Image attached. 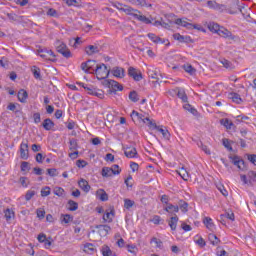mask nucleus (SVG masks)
I'll return each instance as SVG.
<instances>
[{
    "mask_svg": "<svg viewBox=\"0 0 256 256\" xmlns=\"http://www.w3.org/2000/svg\"><path fill=\"white\" fill-rule=\"evenodd\" d=\"M93 73L96 74L98 81H102L103 79H107V77H109L111 70L107 68V65L102 63L96 66Z\"/></svg>",
    "mask_w": 256,
    "mask_h": 256,
    "instance_id": "nucleus-1",
    "label": "nucleus"
},
{
    "mask_svg": "<svg viewBox=\"0 0 256 256\" xmlns=\"http://www.w3.org/2000/svg\"><path fill=\"white\" fill-rule=\"evenodd\" d=\"M56 50L58 51V53H60V55H63L65 59H71V57H73L71 50H69V48L67 47V44L64 42L57 40Z\"/></svg>",
    "mask_w": 256,
    "mask_h": 256,
    "instance_id": "nucleus-2",
    "label": "nucleus"
},
{
    "mask_svg": "<svg viewBox=\"0 0 256 256\" xmlns=\"http://www.w3.org/2000/svg\"><path fill=\"white\" fill-rule=\"evenodd\" d=\"M97 61L95 60H88L81 64V69L84 73H94L95 69H97Z\"/></svg>",
    "mask_w": 256,
    "mask_h": 256,
    "instance_id": "nucleus-3",
    "label": "nucleus"
},
{
    "mask_svg": "<svg viewBox=\"0 0 256 256\" xmlns=\"http://www.w3.org/2000/svg\"><path fill=\"white\" fill-rule=\"evenodd\" d=\"M104 85L109 88V93H117V91H123V85L115 80H106Z\"/></svg>",
    "mask_w": 256,
    "mask_h": 256,
    "instance_id": "nucleus-4",
    "label": "nucleus"
},
{
    "mask_svg": "<svg viewBox=\"0 0 256 256\" xmlns=\"http://www.w3.org/2000/svg\"><path fill=\"white\" fill-rule=\"evenodd\" d=\"M114 7H116V9H118V11H123V13H126V15H133V13H139V10H137L131 6L121 4L119 2H116L114 4Z\"/></svg>",
    "mask_w": 256,
    "mask_h": 256,
    "instance_id": "nucleus-5",
    "label": "nucleus"
},
{
    "mask_svg": "<svg viewBox=\"0 0 256 256\" xmlns=\"http://www.w3.org/2000/svg\"><path fill=\"white\" fill-rule=\"evenodd\" d=\"M37 51H38V55L42 59H45L46 61L55 62V59L51 58V57H55V53H53L52 50H48L47 48H39Z\"/></svg>",
    "mask_w": 256,
    "mask_h": 256,
    "instance_id": "nucleus-6",
    "label": "nucleus"
},
{
    "mask_svg": "<svg viewBox=\"0 0 256 256\" xmlns=\"http://www.w3.org/2000/svg\"><path fill=\"white\" fill-rule=\"evenodd\" d=\"M128 75L134 81H141V79H143V74L140 72V70L136 69L135 67L128 68Z\"/></svg>",
    "mask_w": 256,
    "mask_h": 256,
    "instance_id": "nucleus-7",
    "label": "nucleus"
},
{
    "mask_svg": "<svg viewBox=\"0 0 256 256\" xmlns=\"http://www.w3.org/2000/svg\"><path fill=\"white\" fill-rule=\"evenodd\" d=\"M176 25H181V27H185L186 29H197L198 31L201 29L197 24H191L181 18L175 20Z\"/></svg>",
    "mask_w": 256,
    "mask_h": 256,
    "instance_id": "nucleus-8",
    "label": "nucleus"
},
{
    "mask_svg": "<svg viewBox=\"0 0 256 256\" xmlns=\"http://www.w3.org/2000/svg\"><path fill=\"white\" fill-rule=\"evenodd\" d=\"M123 149H124V155L128 159H135V157H137V149L135 147L124 146Z\"/></svg>",
    "mask_w": 256,
    "mask_h": 256,
    "instance_id": "nucleus-9",
    "label": "nucleus"
},
{
    "mask_svg": "<svg viewBox=\"0 0 256 256\" xmlns=\"http://www.w3.org/2000/svg\"><path fill=\"white\" fill-rule=\"evenodd\" d=\"M20 157L24 159V161H27L29 159V144L22 142L20 144Z\"/></svg>",
    "mask_w": 256,
    "mask_h": 256,
    "instance_id": "nucleus-10",
    "label": "nucleus"
},
{
    "mask_svg": "<svg viewBox=\"0 0 256 256\" xmlns=\"http://www.w3.org/2000/svg\"><path fill=\"white\" fill-rule=\"evenodd\" d=\"M218 35L220 37H223L224 39H230L231 41H235V35H233V33H231V31L226 28L221 27Z\"/></svg>",
    "mask_w": 256,
    "mask_h": 256,
    "instance_id": "nucleus-11",
    "label": "nucleus"
},
{
    "mask_svg": "<svg viewBox=\"0 0 256 256\" xmlns=\"http://www.w3.org/2000/svg\"><path fill=\"white\" fill-rule=\"evenodd\" d=\"M138 21H141L142 23H145L146 25H151V21L149 18H147L145 15H141V11L139 12H132V14H129Z\"/></svg>",
    "mask_w": 256,
    "mask_h": 256,
    "instance_id": "nucleus-12",
    "label": "nucleus"
},
{
    "mask_svg": "<svg viewBox=\"0 0 256 256\" xmlns=\"http://www.w3.org/2000/svg\"><path fill=\"white\" fill-rule=\"evenodd\" d=\"M148 38L150 39V41H152L153 43H156V44H165L167 43L166 45H169V40H165L157 35H155L154 33H148Z\"/></svg>",
    "mask_w": 256,
    "mask_h": 256,
    "instance_id": "nucleus-13",
    "label": "nucleus"
},
{
    "mask_svg": "<svg viewBox=\"0 0 256 256\" xmlns=\"http://www.w3.org/2000/svg\"><path fill=\"white\" fill-rule=\"evenodd\" d=\"M95 228L98 229L100 237H107L109 231H111V226L109 225H96Z\"/></svg>",
    "mask_w": 256,
    "mask_h": 256,
    "instance_id": "nucleus-14",
    "label": "nucleus"
},
{
    "mask_svg": "<svg viewBox=\"0 0 256 256\" xmlns=\"http://www.w3.org/2000/svg\"><path fill=\"white\" fill-rule=\"evenodd\" d=\"M207 7H209V9H214L215 11H223V9H225V5L219 4L213 0L207 1Z\"/></svg>",
    "mask_w": 256,
    "mask_h": 256,
    "instance_id": "nucleus-15",
    "label": "nucleus"
},
{
    "mask_svg": "<svg viewBox=\"0 0 256 256\" xmlns=\"http://www.w3.org/2000/svg\"><path fill=\"white\" fill-rule=\"evenodd\" d=\"M111 73L114 77H117L118 79H123V77H125V69L119 66L114 67L111 70Z\"/></svg>",
    "mask_w": 256,
    "mask_h": 256,
    "instance_id": "nucleus-16",
    "label": "nucleus"
},
{
    "mask_svg": "<svg viewBox=\"0 0 256 256\" xmlns=\"http://www.w3.org/2000/svg\"><path fill=\"white\" fill-rule=\"evenodd\" d=\"M78 185H79L80 189H82V191H84V193H89V191H91V185H89V182L83 178H81L78 181Z\"/></svg>",
    "mask_w": 256,
    "mask_h": 256,
    "instance_id": "nucleus-17",
    "label": "nucleus"
},
{
    "mask_svg": "<svg viewBox=\"0 0 256 256\" xmlns=\"http://www.w3.org/2000/svg\"><path fill=\"white\" fill-rule=\"evenodd\" d=\"M164 211H166V213H169L170 215H174L173 217H175V213H179V206L170 203L167 204V206L164 208Z\"/></svg>",
    "mask_w": 256,
    "mask_h": 256,
    "instance_id": "nucleus-18",
    "label": "nucleus"
},
{
    "mask_svg": "<svg viewBox=\"0 0 256 256\" xmlns=\"http://www.w3.org/2000/svg\"><path fill=\"white\" fill-rule=\"evenodd\" d=\"M42 127L45 129V131H52L53 127H55V122H53V120L50 118H46L42 123Z\"/></svg>",
    "mask_w": 256,
    "mask_h": 256,
    "instance_id": "nucleus-19",
    "label": "nucleus"
},
{
    "mask_svg": "<svg viewBox=\"0 0 256 256\" xmlns=\"http://www.w3.org/2000/svg\"><path fill=\"white\" fill-rule=\"evenodd\" d=\"M114 217H115V210L106 211L105 214L103 215V221H105V223H112Z\"/></svg>",
    "mask_w": 256,
    "mask_h": 256,
    "instance_id": "nucleus-20",
    "label": "nucleus"
},
{
    "mask_svg": "<svg viewBox=\"0 0 256 256\" xmlns=\"http://www.w3.org/2000/svg\"><path fill=\"white\" fill-rule=\"evenodd\" d=\"M173 38L176 41H179V43H189L191 41V37L183 36V35H180L179 33L173 34Z\"/></svg>",
    "mask_w": 256,
    "mask_h": 256,
    "instance_id": "nucleus-21",
    "label": "nucleus"
},
{
    "mask_svg": "<svg viewBox=\"0 0 256 256\" xmlns=\"http://www.w3.org/2000/svg\"><path fill=\"white\" fill-rule=\"evenodd\" d=\"M96 197L100 199V201H109V194H107L103 189H98L96 191Z\"/></svg>",
    "mask_w": 256,
    "mask_h": 256,
    "instance_id": "nucleus-22",
    "label": "nucleus"
},
{
    "mask_svg": "<svg viewBox=\"0 0 256 256\" xmlns=\"http://www.w3.org/2000/svg\"><path fill=\"white\" fill-rule=\"evenodd\" d=\"M77 85H81V87L87 91L88 95H95V91L97 90V88L92 85H85L83 82H77Z\"/></svg>",
    "mask_w": 256,
    "mask_h": 256,
    "instance_id": "nucleus-23",
    "label": "nucleus"
},
{
    "mask_svg": "<svg viewBox=\"0 0 256 256\" xmlns=\"http://www.w3.org/2000/svg\"><path fill=\"white\" fill-rule=\"evenodd\" d=\"M29 97V93H27L25 91V89H21L18 92V101H20V103H27V98Z\"/></svg>",
    "mask_w": 256,
    "mask_h": 256,
    "instance_id": "nucleus-24",
    "label": "nucleus"
},
{
    "mask_svg": "<svg viewBox=\"0 0 256 256\" xmlns=\"http://www.w3.org/2000/svg\"><path fill=\"white\" fill-rule=\"evenodd\" d=\"M179 222V217L177 215L172 216L170 218V221L168 222L169 227L172 231H175L177 229V223Z\"/></svg>",
    "mask_w": 256,
    "mask_h": 256,
    "instance_id": "nucleus-25",
    "label": "nucleus"
},
{
    "mask_svg": "<svg viewBox=\"0 0 256 256\" xmlns=\"http://www.w3.org/2000/svg\"><path fill=\"white\" fill-rule=\"evenodd\" d=\"M232 163L233 165H235L236 167H238V169H243V167H245V161H243L242 159H240L238 156H235L232 159Z\"/></svg>",
    "mask_w": 256,
    "mask_h": 256,
    "instance_id": "nucleus-26",
    "label": "nucleus"
},
{
    "mask_svg": "<svg viewBox=\"0 0 256 256\" xmlns=\"http://www.w3.org/2000/svg\"><path fill=\"white\" fill-rule=\"evenodd\" d=\"M208 29L209 31H211L212 33H217L219 34V31L221 30V26H219V24L215 23V22H210L208 24Z\"/></svg>",
    "mask_w": 256,
    "mask_h": 256,
    "instance_id": "nucleus-27",
    "label": "nucleus"
},
{
    "mask_svg": "<svg viewBox=\"0 0 256 256\" xmlns=\"http://www.w3.org/2000/svg\"><path fill=\"white\" fill-rule=\"evenodd\" d=\"M204 225H206L207 229L209 231H213L215 229V224H213V219L210 217H205L203 220Z\"/></svg>",
    "mask_w": 256,
    "mask_h": 256,
    "instance_id": "nucleus-28",
    "label": "nucleus"
},
{
    "mask_svg": "<svg viewBox=\"0 0 256 256\" xmlns=\"http://www.w3.org/2000/svg\"><path fill=\"white\" fill-rule=\"evenodd\" d=\"M4 217H5L6 221H7V223H9L11 221V219L15 218V212H13V210L7 208L4 211Z\"/></svg>",
    "mask_w": 256,
    "mask_h": 256,
    "instance_id": "nucleus-29",
    "label": "nucleus"
},
{
    "mask_svg": "<svg viewBox=\"0 0 256 256\" xmlns=\"http://www.w3.org/2000/svg\"><path fill=\"white\" fill-rule=\"evenodd\" d=\"M229 99H231L233 103H237V105H240V103L243 101L241 96L235 92L229 94Z\"/></svg>",
    "mask_w": 256,
    "mask_h": 256,
    "instance_id": "nucleus-30",
    "label": "nucleus"
},
{
    "mask_svg": "<svg viewBox=\"0 0 256 256\" xmlns=\"http://www.w3.org/2000/svg\"><path fill=\"white\" fill-rule=\"evenodd\" d=\"M156 130L159 131L163 135V137H164V139H166V141H169V139H171V133H169V130L167 128L163 129L158 126V128Z\"/></svg>",
    "mask_w": 256,
    "mask_h": 256,
    "instance_id": "nucleus-31",
    "label": "nucleus"
},
{
    "mask_svg": "<svg viewBox=\"0 0 256 256\" xmlns=\"http://www.w3.org/2000/svg\"><path fill=\"white\" fill-rule=\"evenodd\" d=\"M86 53L87 55H95V53H99V47L89 45L88 47H86Z\"/></svg>",
    "mask_w": 256,
    "mask_h": 256,
    "instance_id": "nucleus-32",
    "label": "nucleus"
},
{
    "mask_svg": "<svg viewBox=\"0 0 256 256\" xmlns=\"http://www.w3.org/2000/svg\"><path fill=\"white\" fill-rule=\"evenodd\" d=\"M60 219L61 223H65L67 225L73 221V216H71L70 214H62Z\"/></svg>",
    "mask_w": 256,
    "mask_h": 256,
    "instance_id": "nucleus-33",
    "label": "nucleus"
},
{
    "mask_svg": "<svg viewBox=\"0 0 256 256\" xmlns=\"http://www.w3.org/2000/svg\"><path fill=\"white\" fill-rule=\"evenodd\" d=\"M208 240L210 241L211 245H217L218 243H221V240L217 237V235L210 233L208 235Z\"/></svg>",
    "mask_w": 256,
    "mask_h": 256,
    "instance_id": "nucleus-34",
    "label": "nucleus"
},
{
    "mask_svg": "<svg viewBox=\"0 0 256 256\" xmlns=\"http://www.w3.org/2000/svg\"><path fill=\"white\" fill-rule=\"evenodd\" d=\"M250 119L248 116L239 115L236 117V125H240V123H249Z\"/></svg>",
    "mask_w": 256,
    "mask_h": 256,
    "instance_id": "nucleus-35",
    "label": "nucleus"
},
{
    "mask_svg": "<svg viewBox=\"0 0 256 256\" xmlns=\"http://www.w3.org/2000/svg\"><path fill=\"white\" fill-rule=\"evenodd\" d=\"M177 97L183 101V103H187V94L185 93V90L183 89H177Z\"/></svg>",
    "mask_w": 256,
    "mask_h": 256,
    "instance_id": "nucleus-36",
    "label": "nucleus"
},
{
    "mask_svg": "<svg viewBox=\"0 0 256 256\" xmlns=\"http://www.w3.org/2000/svg\"><path fill=\"white\" fill-rule=\"evenodd\" d=\"M113 170L111 167H103L102 168V177H113Z\"/></svg>",
    "mask_w": 256,
    "mask_h": 256,
    "instance_id": "nucleus-37",
    "label": "nucleus"
},
{
    "mask_svg": "<svg viewBox=\"0 0 256 256\" xmlns=\"http://www.w3.org/2000/svg\"><path fill=\"white\" fill-rule=\"evenodd\" d=\"M36 195H37V191H35L34 189H30L25 194V200L31 201Z\"/></svg>",
    "mask_w": 256,
    "mask_h": 256,
    "instance_id": "nucleus-38",
    "label": "nucleus"
},
{
    "mask_svg": "<svg viewBox=\"0 0 256 256\" xmlns=\"http://www.w3.org/2000/svg\"><path fill=\"white\" fill-rule=\"evenodd\" d=\"M182 67H183L184 71H186V73H189V75H195V73L197 71L190 64H184Z\"/></svg>",
    "mask_w": 256,
    "mask_h": 256,
    "instance_id": "nucleus-39",
    "label": "nucleus"
},
{
    "mask_svg": "<svg viewBox=\"0 0 256 256\" xmlns=\"http://www.w3.org/2000/svg\"><path fill=\"white\" fill-rule=\"evenodd\" d=\"M101 253L103 256H112L113 255V251H111V248H109V246H107V245L102 246Z\"/></svg>",
    "mask_w": 256,
    "mask_h": 256,
    "instance_id": "nucleus-40",
    "label": "nucleus"
},
{
    "mask_svg": "<svg viewBox=\"0 0 256 256\" xmlns=\"http://www.w3.org/2000/svg\"><path fill=\"white\" fill-rule=\"evenodd\" d=\"M94 252H95V246L93 244L87 243L84 246V253H88L89 255H91Z\"/></svg>",
    "mask_w": 256,
    "mask_h": 256,
    "instance_id": "nucleus-41",
    "label": "nucleus"
},
{
    "mask_svg": "<svg viewBox=\"0 0 256 256\" xmlns=\"http://www.w3.org/2000/svg\"><path fill=\"white\" fill-rule=\"evenodd\" d=\"M69 145H70L69 147L70 151H77L79 147V145L77 144V139L75 138H72L69 140Z\"/></svg>",
    "mask_w": 256,
    "mask_h": 256,
    "instance_id": "nucleus-42",
    "label": "nucleus"
},
{
    "mask_svg": "<svg viewBox=\"0 0 256 256\" xmlns=\"http://www.w3.org/2000/svg\"><path fill=\"white\" fill-rule=\"evenodd\" d=\"M220 219H229L230 221H235V214L233 212H226L220 215Z\"/></svg>",
    "mask_w": 256,
    "mask_h": 256,
    "instance_id": "nucleus-43",
    "label": "nucleus"
},
{
    "mask_svg": "<svg viewBox=\"0 0 256 256\" xmlns=\"http://www.w3.org/2000/svg\"><path fill=\"white\" fill-rule=\"evenodd\" d=\"M68 205H69V211H77V209H79V204L73 200H69L68 201Z\"/></svg>",
    "mask_w": 256,
    "mask_h": 256,
    "instance_id": "nucleus-44",
    "label": "nucleus"
},
{
    "mask_svg": "<svg viewBox=\"0 0 256 256\" xmlns=\"http://www.w3.org/2000/svg\"><path fill=\"white\" fill-rule=\"evenodd\" d=\"M221 64L223 65V67H225V69H235V66H233V63H231V61L227 59H222Z\"/></svg>",
    "mask_w": 256,
    "mask_h": 256,
    "instance_id": "nucleus-45",
    "label": "nucleus"
},
{
    "mask_svg": "<svg viewBox=\"0 0 256 256\" xmlns=\"http://www.w3.org/2000/svg\"><path fill=\"white\" fill-rule=\"evenodd\" d=\"M129 99L133 103H137V101H139V94H137V91H131L129 93Z\"/></svg>",
    "mask_w": 256,
    "mask_h": 256,
    "instance_id": "nucleus-46",
    "label": "nucleus"
},
{
    "mask_svg": "<svg viewBox=\"0 0 256 256\" xmlns=\"http://www.w3.org/2000/svg\"><path fill=\"white\" fill-rule=\"evenodd\" d=\"M32 73L36 79L41 80V69L37 66L32 67Z\"/></svg>",
    "mask_w": 256,
    "mask_h": 256,
    "instance_id": "nucleus-47",
    "label": "nucleus"
},
{
    "mask_svg": "<svg viewBox=\"0 0 256 256\" xmlns=\"http://www.w3.org/2000/svg\"><path fill=\"white\" fill-rule=\"evenodd\" d=\"M178 175H180V177L184 180L187 181L189 179V172H187V170H185L184 168H182L180 170V172H178Z\"/></svg>",
    "mask_w": 256,
    "mask_h": 256,
    "instance_id": "nucleus-48",
    "label": "nucleus"
},
{
    "mask_svg": "<svg viewBox=\"0 0 256 256\" xmlns=\"http://www.w3.org/2000/svg\"><path fill=\"white\" fill-rule=\"evenodd\" d=\"M133 205H135V201L131 200V199H124V208L125 209H131V207H133Z\"/></svg>",
    "mask_w": 256,
    "mask_h": 256,
    "instance_id": "nucleus-49",
    "label": "nucleus"
},
{
    "mask_svg": "<svg viewBox=\"0 0 256 256\" xmlns=\"http://www.w3.org/2000/svg\"><path fill=\"white\" fill-rule=\"evenodd\" d=\"M220 122L221 125L226 127V129H231V127H233V122H231L229 119H222Z\"/></svg>",
    "mask_w": 256,
    "mask_h": 256,
    "instance_id": "nucleus-50",
    "label": "nucleus"
},
{
    "mask_svg": "<svg viewBox=\"0 0 256 256\" xmlns=\"http://www.w3.org/2000/svg\"><path fill=\"white\" fill-rule=\"evenodd\" d=\"M51 195V188L46 186L41 190V197H49Z\"/></svg>",
    "mask_w": 256,
    "mask_h": 256,
    "instance_id": "nucleus-51",
    "label": "nucleus"
},
{
    "mask_svg": "<svg viewBox=\"0 0 256 256\" xmlns=\"http://www.w3.org/2000/svg\"><path fill=\"white\" fill-rule=\"evenodd\" d=\"M110 169H112L113 175H119L121 173V168L117 164L112 165Z\"/></svg>",
    "mask_w": 256,
    "mask_h": 256,
    "instance_id": "nucleus-52",
    "label": "nucleus"
},
{
    "mask_svg": "<svg viewBox=\"0 0 256 256\" xmlns=\"http://www.w3.org/2000/svg\"><path fill=\"white\" fill-rule=\"evenodd\" d=\"M64 193H65V190L61 187H56L54 189V194L57 195V197H63Z\"/></svg>",
    "mask_w": 256,
    "mask_h": 256,
    "instance_id": "nucleus-53",
    "label": "nucleus"
},
{
    "mask_svg": "<svg viewBox=\"0 0 256 256\" xmlns=\"http://www.w3.org/2000/svg\"><path fill=\"white\" fill-rule=\"evenodd\" d=\"M223 146L228 149V151H233V147H231V144L229 143V139L224 138L222 139Z\"/></svg>",
    "mask_w": 256,
    "mask_h": 256,
    "instance_id": "nucleus-54",
    "label": "nucleus"
},
{
    "mask_svg": "<svg viewBox=\"0 0 256 256\" xmlns=\"http://www.w3.org/2000/svg\"><path fill=\"white\" fill-rule=\"evenodd\" d=\"M66 4L69 7H79V1L77 0H66Z\"/></svg>",
    "mask_w": 256,
    "mask_h": 256,
    "instance_id": "nucleus-55",
    "label": "nucleus"
},
{
    "mask_svg": "<svg viewBox=\"0 0 256 256\" xmlns=\"http://www.w3.org/2000/svg\"><path fill=\"white\" fill-rule=\"evenodd\" d=\"M151 243H155L156 247H158L159 249H161V247H163V242L159 239H157L156 237H153L151 239Z\"/></svg>",
    "mask_w": 256,
    "mask_h": 256,
    "instance_id": "nucleus-56",
    "label": "nucleus"
},
{
    "mask_svg": "<svg viewBox=\"0 0 256 256\" xmlns=\"http://www.w3.org/2000/svg\"><path fill=\"white\" fill-rule=\"evenodd\" d=\"M47 175H49L50 177H57V169L48 168L47 169Z\"/></svg>",
    "mask_w": 256,
    "mask_h": 256,
    "instance_id": "nucleus-57",
    "label": "nucleus"
},
{
    "mask_svg": "<svg viewBox=\"0 0 256 256\" xmlns=\"http://www.w3.org/2000/svg\"><path fill=\"white\" fill-rule=\"evenodd\" d=\"M127 247H128L129 253H132L133 255H137V251H138L137 246L128 245Z\"/></svg>",
    "mask_w": 256,
    "mask_h": 256,
    "instance_id": "nucleus-58",
    "label": "nucleus"
},
{
    "mask_svg": "<svg viewBox=\"0 0 256 256\" xmlns=\"http://www.w3.org/2000/svg\"><path fill=\"white\" fill-rule=\"evenodd\" d=\"M76 165H77V167H79V169H83V167H87V161L77 160Z\"/></svg>",
    "mask_w": 256,
    "mask_h": 256,
    "instance_id": "nucleus-59",
    "label": "nucleus"
},
{
    "mask_svg": "<svg viewBox=\"0 0 256 256\" xmlns=\"http://www.w3.org/2000/svg\"><path fill=\"white\" fill-rule=\"evenodd\" d=\"M187 207H189L187 202L180 201V209L183 211V213H187Z\"/></svg>",
    "mask_w": 256,
    "mask_h": 256,
    "instance_id": "nucleus-60",
    "label": "nucleus"
},
{
    "mask_svg": "<svg viewBox=\"0 0 256 256\" xmlns=\"http://www.w3.org/2000/svg\"><path fill=\"white\" fill-rule=\"evenodd\" d=\"M36 215L38 219H45V210L43 209H38L36 211Z\"/></svg>",
    "mask_w": 256,
    "mask_h": 256,
    "instance_id": "nucleus-61",
    "label": "nucleus"
},
{
    "mask_svg": "<svg viewBox=\"0 0 256 256\" xmlns=\"http://www.w3.org/2000/svg\"><path fill=\"white\" fill-rule=\"evenodd\" d=\"M34 123H41V113L36 112L33 114Z\"/></svg>",
    "mask_w": 256,
    "mask_h": 256,
    "instance_id": "nucleus-62",
    "label": "nucleus"
},
{
    "mask_svg": "<svg viewBox=\"0 0 256 256\" xmlns=\"http://www.w3.org/2000/svg\"><path fill=\"white\" fill-rule=\"evenodd\" d=\"M30 169L29 162L24 161L21 163V171H29Z\"/></svg>",
    "mask_w": 256,
    "mask_h": 256,
    "instance_id": "nucleus-63",
    "label": "nucleus"
},
{
    "mask_svg": "<svg viewBox=\"0 0 256 256\" xmlns=\"http://www.w3.org/2000/svg\"><path fill=\"white\" fill-rule=\"evenodd\" d=\"M248 177H249V179H253L256 182V172L255 171H249Z\"/></svg>",
    "mask_w": 256,
    "mask_h": 256,
    "instance_id": "nucleus-64",
    "label": "nucleus"
}]
</instances>
